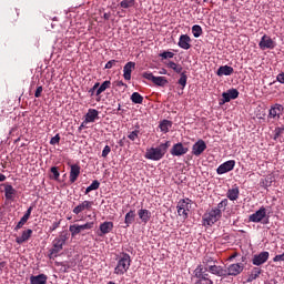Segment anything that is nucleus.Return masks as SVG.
<instances>
[{"label":"nucleus","instance_id":"nucleus-42","mask_svg":"<svg viewBox=\"0 0 284 284\" xmlns=\"http://www.w3.org/2000/svg\"><path fill=\"white\" fill-rule=\"evenodd\" d=\"M179 85H182V90H185V85H187V74L185 72L181 73V77L178 81Z\"/></svg>","mask_w":284,"mask_h":284},{"label":"nucleus","instance_id":"nucleus-41","mask_svg":"<svg viewBox=\"0 0 284 284\" xmlns=\"http://www.w3.org/2000/svg\"><path fill=\"white\" fill-rule=\"evenodd\" d=\"M69 232H70L72 239L78 236V234H81V231H79V224L70 225L69 226Z\"/></svg>","mask_w":284,"mask_h":284},{"label":"nucleus","instance_id":"nucleus-51","mask_svg":"<svg viewBox=\"0 0 284 284\" xmlns=\"http://www.w3.org/2000/svg\"><path fill=\"white\" fill-rule=\"evenodd\" d=\"M110 152H112V149L110 148V145H105L102 151V158L106 159V156H108V154H110Z\"/></svg>","mask_w":284,"mask_h":284},{"label":"nucleus","instance_id":"nucleus-23","mask_svg":"<svg viewBox=\"0 0 284 284\" xmlns=\"http://www.w3.org/2000/svg\"><path fill=\"white\" fill-rule=\"evenodd\" d=\"M140 136H141L140 125H135V129L133 131H129L126 134L128 140L132 141L133 143H135L136 141H141Z\"/></svg>","mask_w":284,"mask_h":284},{"label":"nucleus","instance_id":"nucleus-55","mask_svg":"<svg viewBox=\"0 0 284 284\" xmlns=\"http://www.w3.org/2000/svg\"><path fill=\"white\" fill-rule=\"evenodd\" d=\"M113 85L115 87V88H128V84H125L123 81H115V82H113Z\"/></svg>","mask_w":284,"mask_h":284},{"label":"nucleus","instance_id":"nucleus-56","mask_svg":"<svg viewBox=\"0 0 284 284\" xmlns=\"http://www.w3.org/2000/svg\"><path fill=\"white\" fill-rule=\"evenodd\" d=\"M32 210H34V206H29V209L27 210V212L24 213V217L27 219V220H30V216H31V214H32Z\"/></svg>","mask_w":284,"mask_h":284},{"label":"nucleus","instance_id":"nucleus-12","mask_svg":"<svg viewBox=\"0 0 284 284\" xmlns=\"http://www.w3.org/2000/svg\"><path fill=\"white\" fill-rule=\"evenodd\" d=\"M170 152L172 156H183L184 154H187V152H190V149L187 146H184L183 143L178 142L172 146Z\"/></svg>","mask_w":284,"mask_h":284},{"label":"nucleus","instance_id":"nucleus-18","mask_svg":"<svg viewBox=\"0 0 284 284\" xmlns=\"http://www.w3.org/2000/svg\"><path fill=\"white\" fill-rule=\"evenodd\" d=\"M178 45L182 48V50H190V48H192V38L187 34L180 36Z\"/></svg>","mask_w":284,"mask_h":284},{"label":"nucleus","instance_id":"nucleus-48","mask_svg":"<svg viewBox=\"0 0 284 284\" xmlns=\"http://www.w3.org/2000/svg\"><path fill=\"white\" fill-rule=\"evenodd\" d=\"M60 141H61V135L55 134L53 138H51L50 145H57L60 143Z\"/></svg>","mask_w":284,"mask_h":284},{"label":"nucleus","instance_id":"nucleus-45","mask_svg":"<svg viewBox=\"0 0 284 284\" xmlns=\"http://www.w3.org/2000/svg\"><path fill=\"white\" fill-rule=\"evenodd\" d=\"M227 199L222 200L216 207H213V210H220V212H222V210H225L227 207Z\"/></svg>","mask_w":284,"mask_h":284},{"label":"nucleus","instance_id":"nucleus-32","mask_svg":"<svg viewBox=\"0 0 284 284\" xmlns=\"http://www.w3.org/2000/svg\"><path fill=\"white\" fill-rule=\"evenodd\" d=\"M135 217H136V213L134 210H131L130 212H128L125 214L124 223H125L126 227H130V225H132V223H134Z\"/></svg>","mask_w":284,"mask_h":284},{"label":"nucleus","instance_id":"nucleus-43","mask_svg":"<svg viewBox=\"0 0 284 284\" xmlns=\"http://www.w3.org/2000/svg\"><path fill=\"white\" fill-rule=\"evenodd\" d=\"M50 172H51V179H53V181H59V176H61V173H59V168L57 166H52L50 169Z\"/></svg>","mask_w":284,"mask_h":284},{"label":"nucleus","instance_id":"nucleus-46","mask_svg":"<svg viewBox=\"0 0 284 284\" xmlns=\"http://www.w3.org/2000/svg\"><path fill=\"white\" fill-rule=\"evenodd\" d=\"M203 265H210V263H215L214 257L210 254H206L202 260Z\"/></svg>","mask_w":284,"mask_h":284},{"label":"nucleus","instance_id":"nucleus-35","mask_svg":"<svg viewBox=\"0 0 284 284\" xmlns=\"http://www.w3.org/2000/svg\"><path fill=\"white\" fill-rule=\"evenodd\" d=\"M99 187H101V182H99V180H94L91 185H89L85 189L84 194H90V192L94 191V190H99Z\"/></svg>","mask_w":284,"mask_h":284},{"label":"nucleus","instance_id":"nucleus-1","mask_svg":"<svg viewBox=\"0 0 284 284\" xmlns=\"http://www.w3.org/2000/svg\"><path fill=\"white\" fill-rule=\"evenodd\" d=\"M115 261L114 274H116V276H123L132 265V256L125 252H121L115 255Z\"/></svg>","mask_w":284,"mask_h":284},{"label":"nucleus","instance_id":"nucleus-34","mask_svg":"<svg viewBox=\"0 0 284 284\" xmlns=\"http://www.w3.org/2000/svg\"><path fill=\"white\" fill-rule=\"evenodd\" d=\"M159 128L161 132H163L164 134H168V132H170V128H172V121L163 120L160 122Z\"/></svg>","mask_w":284,"mask_h":284},{"label":"nucleus","instance_id":"nucleus-16","mask_svg":"<svg viewBox=\"0 0 284 284\" xmlns=\"http://www.w3.org/2000/svg\"><path fill=\"white\" fill-rule=\"evenodd\" d=\"M70 168L71 169H70L69 181H70V183H77V181L81 174V165L71 164Z\"/></svg>","mask_w":284,"mask_h":284},{"label":"nucleus","instance_id":"nucleus-47","mask_svg":"<svg viewBox=\"0 0 284 284\" xmlns=\"http://www.w3.org/2000/svg\"><path fill=\"white\" fill-rule=\"evenodd\" d=\"M160 57L162 59H174V52H172V51H164V52L160 53Z\"/></svg>","mask_w":284,"mask_h":284},{"label":"nucleus","instance_id":"nucleus-6","mask_svg":"<svg viewBox=\"0 0 284 284\" xmlns=\"http://www.w3.org/2000/svg\"><path fill=\"white\" fill-rule=\"evenodd\" d=\"M142 77L148 81H152V83L159 88H165V85H168V78L165 77H156L152 72H144Z\"/></svg>","mask_w":284,"mask_h":284},{"label":"nucleus","instance_id":"nucleus-2","mask_svg":"<svg viewBox=\"0 0 284 284\" xmlns=\"http://www.w3.org/2000/svg\"><path fill=\"white\" fill-rule=\"evenodd\" d=\"M170 145H172V142L166 141L164 143H160L156 148L146 149L144 158L149 161H161V159H163L168 153Z\"/></svg>","mask_w":284,"mask_h":284},{"label":"nucleus","instance_id":"nucleus-60","mask_svg":"<svg viewBox=\"0 0 284 284\" xmlns=\"http://www.w3.org/2000/svg\"><path fill=\"white\" fill-rule=\"evenodd\" d=\"M6 181V175L0 173V183H3Z\"/></svg>","mask_w":284,"mask_h":284},{"label":"nucleus","instance_id":"nucleus-26","mask_svg":"<svg viewBox=\"0 0 284 284\" xmlns=\"http://www.w3.org/2000/svg\"><path fill=\"white\" fill-rule=\"evenodd\" d=\"M209 272H211V274H214L215 276H227V270L219 265H210Z\"/></svg>","mask_w":284,"mask_h":284},{"label":"nucleus","instance_id":"nucleus-38","mask_svg":"<svg viewBox=\"0 0 284 284\" xmlns=\"http://www.w3.org/2000/svg\"><path fill=\"white\" fill-rule=\"evenodd\" d=\"M131 101L132 103L141 105V103H143V95H141L139 92H133L131 95Z\"/></svg>","mask_w":284,"mask_h":284},{"label":"nucleus","instance_id":"nucleus-49","mask_svg":"<svg viewBox=\"0 0 284 284\" xmlns=\"http://www.w3.org/2000/svg\"><path fill=\"white\" fill-rule=\"evenodd\" d=\"M284 133V126L283 128H276L275 129V135L274 140L276 141L277 139H281V135Z\"/></svg>","mask_w":284,"mask_h":284},{"label":"nucleus","instance_id":"nucleus-20","mask_svg":"<svg viewBox=\"0 0 284 284\" xmlns=\"http://www.w3.org/2000/svg\"><path fill=\"white\" fill-rule=\"evenodd\" d=\"M4 186V196L7 201H14V197L17 196V189H14L11 184H3Z\"/></svg>","mask_w":284,"mask_h":284},{"label":"nucleus","instance_id":"nucleus-7","mask_svg":"<svg viewBox=\"0 0 284 284\" xmlns=\"http://www.w3.org/2000/svg\"><path fill=\"white\" fill-rule=\"evenodd\" d=\"M234 99H239V90L237 89H229L226 92L222 93V99L220 100V105H225V103H230Z\"/></svg>","mask_w":284,"mask_h":284},{"label":"nucleus","instance_id":"nucleus-44","mask_svg":"<svg viewBox=\"0 0 284 284\" xmlns=\"http://www.w3.org/2000/svg\"><path fill=\"white\" fill-rule=\"evenodd\" d=\"M28 221H29L28 217L22 216L21 220L16 225L14 231L19 232V230H21V227H23V225H26Z\"/></svg>","mask_w":284,"mask_h":284},{"label":"nucleus","instance_id":"nucleus-13","mask_svg":"<svg viewBox=\"0 0 284 284\" xmlns=\"http://www.w3.org/2000/svg\"><path fill=\"white\" fill-rule=\"evenodd\" d=\"M207 150V144L203 140H199L192 146L193 156H201Z\"/></svg>","mask_w":284,"mask_h":284},{"label":"nucleus","instance_id":"nucleus-53","mask_svg":"<svg viewBox=\"0 0 284 284\" xmlns=\"http://www.w3.org/2000/svg\"><path fill=\"white\" fill-rule=\"evenodd\" d=\"M99 85H101L99 82H97L93 88H91L89 90V94H91V97H94V93L97 92V90H99Z\"/></svg>","mask_w":284,"mask_h":284},{"label":"nucleus","instance_id":"nucleus-19","mask_svg":"<svg viewBox=\"0 0 284 284\" xmlns=\"http://www.w3.org/2000/svg\"><path fill=\"white\" fill-rule=\"evenodd\" d=\"M241 195V190L239 189V185H233L231 189L226 192V197L229 201H239V196Z\"/></svg>","mask_w":284,"mask_h":284},{"label":"nucleus","instance_id":"nucleus-62","mask_svg":"<svg viewBox=\"0 0 284 284\" xmlns=\"http://www.w3.org/2000/svg\"><path fill=\"white\" fill-rule=\"evenodd\" d=\"M214 0H203L204 3H213Z\"/></svg>","mask_w":284,"mask_h":284},{"label":"nucleus","instance_id":"nucleus-33","mask_svg":"<svg viewBox=\"0 0 284 284\" xmlns=\"http://www.w3.org/2000/svg\"><path fill=\"white\" fill-rule=\"evenodd\" d=\"M110 85H112V82L110 80L104 81L100 87H98L95 97H100L101 94H103V92L110 89Z\"/></svg>","mask_w":284,"mask_h":284},{"label":"nucleus","instance_id":"nucleus-10","mask_svg":"<svg viewBox=\"0 0 284 284\" xmlns=\"http://www.w3.org/2000/svg\"><path fill=\"white\" fill-rule=\"evenodd\" d=\"M260 50H274L276 48V42L270 38V36L264 34L258 43Z\"/></svg>","mask_w":284,"mask_h":284},{"label":"nucleus","instance_id":"nucleus-4","mask_svg":"<svg viewBox=\"0 0 284 284\" xmlns=\"http://www.w3.org/2000/svg\"><path fill=\"white\" fill-rule=\"evenodd\" d=\"M223 211L219 209H211V211L206 212L202 217L204 227H212L214 223L221 221Z\"/></svg>","mask_w":284,"mask_h":284},{"label":"nucleus","instance_id":"nucleus-31","mask_svg":"<svg viewBox=\"0 0 284 284\" xmlns=\"http://www.w3.org/2000/svg\"><path fill=\"white\" fill-rule=\"evenodd\" d=\"M191 203H192V200H190V199L180 200L178 203V206H176L178 212H181V210H185V211L190 212V207H192Z\"/></svg>","mask_w":284,"mask_h":284},{"label":"nucleus","instance_id":"nucleus-17","mask_svg":"<svg viewBox=\"0 0 284 284\" xmlns=\"http://www.w3.org/2000/svg\"><path fill=\"white\" fill-rule=\"evenodd\" d=\"M283 106L278 103L274 104L273 106H271L270 111H268V119H281V114H283Z\"/></svg>","mask_w":284,"mask_h":284},{"label":"nucleus","instance_id":"nucleus-5","mask_svg":"<svg viewBox=\"0 0 284 284\" xmlns=\"http://www.w3.org/2000/svg\"><path fill=\"white\" fill-rule=\"evenodd\" d=\"M193 274L195 278H197L195 284H214V281H212L210 274H207V268L203 267V265H197Z\"/></svg>","mask_w":284,"mask_h":284},{"label":"nucleus","instance_id":"nucleus-30","mask_svg":"<svg viewBox=\"0 0 284 284\" xmlns=\"http://www.w3.org/2000/svg\"><path fill=\"white\" fill-rule=\"evenodd\" d=\"M30 283L31 284H48V275H45V274L31 275Z\"/></svg>","mask_w":284,"mask_h":284},{"label":"nucleus","instance_id":"nucleus-50","mask_svg":"<svg viewBox=\"0 0 284 284\" xmlns=\"http://www.w3.org/2000/svg\"><path fill=\"white\" fill-rule=\"evenodd\" d=\"M118 61L116 60H110L109 62H106L105 64V70H112V68H114V65H116Z\"/></svg>","mask_w":284,"mask_h":284},{"label":"nucleus","instance_id":"nucleus-58","mask_svg":"<svg viewBox=\"0 0 284 284\" xmlns=\"http://www.w3.org/2000/svg\"><path fill=\"white\" fill-rule=\"evenodd\" d=\"M189 211L185 210H181L180 212H178L179 216H183V219H187L189 216Z\"/></svg>","mask_w":284,"mask_h":284},{"label":"nucleus","instance_id":"nucleus-37","mask_svg":"<svg viewBox=\"0 0 284 284\" xmlns=\"http://www.w3.org/2000/svg\"><path fill=\"white\" fill-rule=\"evenodd\" d=\"M78 230L81 232H85V230H94V222H87L84 224H78Z\"/></svg>","mask_w":284,"mask_h":284},{"label":"nucleus","instance_id":"nucleus-57","mask_svg":"<svg viewBox=\"0 0 284 284\" xmlns=\"http://www.w3.org/2000/svg\"><path fill=\"white\" fill-rule=\"evenodd\" d=\"M276 81H278V83L284 84V72H281L276 75Z\"/></svg>","mask_w":284,"mask_h":284},{"label":"nucleus","instance_id":"nucleus-64","mask_svg":"<svg viewBox=\"0 0 284 284\" xmlns=\"http://www.w3.org/2000/svg\"><path fill=\"white\" fill-rule=\"evenodd\" d=\"M160 74H166L165 69H163V70L160 72Z\"/></svg>","mask_w":284,"mask_h":284},{"label":"nucleus","instance_id":"nucleus-3","mask_svg":"<svg viewBox=\"0 0 284 284\" xmlns=\"http://www.w3.org/2000/svg\"><path fill=\"white\" fill-rule=\"evenodd\" d=\"M68 239H70V234L65 232V233H61L58 237L53 240L49 258H57L59 252L63 250V245H65V243L68 242Z\"/></svg>","mask_w":284,"mask_h":284},{"label":"nucleus","instance_id":"nucleus-59","mask_svg":"<svg viewBox=\"0 0 284 284\" xmlns=\"http://www.w3.org/2000/svg\"><path fill=\"white\" fill-rule=\"evenodd\" d=\"M103 19H105V21H110V13H104Z\"/></svg>","mask_w":284,"mask_h":284},{"label":"nucleus","instance_id":"nucleus-24","mask_svg":"<svg viewBox=\"0 0 284 284\" xmlns=\"http://www.w3.org/2000/svg\"><path fill=\"white\" fill-rule=\"evenodd\" d=\"M31 236H32V229L24 230L21 236L16 237V243H18V245H23V243L30 241Z\"/></svg>","mask_w":284,"mask_h":284},{"label":"nucleus","instance_id":"nucleus-28","mask_svg":"<svg viewBox=\"0 0 284 284\" xmlns=\"http://www.w3.org/2000/svg\"><path fill=\"white\" fill-rule=\"evenodd\" d=\"M139 219L142 223L146 224L150 223V219H152V212L148 209H141L138 211Z\"/></svg>","mask_w":284,"mask_h":284},{"label":"nucleus","instance_id":"nucleus-14","mask_svg":"<svg viewBox=\"0 0 284 284\" xmlns=\"http://www.w3.org/2000/svg\"><path fill=\"white\" fill-rule=\"evenodd\" d=\"M236 165V161L234 160H229L224 163H222L217 169L216 172L217 174H227V172H232Z\"/></svg>","mask_w":284,"mask_h":284},{"label":"nucleus","instance_id":"nucleus-21","mask_svg":"<svg viewBox=\"0 0 284 284\" xmlns=\"http://www.w3.org/2000/svg\"><path fill=\"white\" fill-rule=\"evenodd\" d=\"M114 230V222H103L100 224V233L99 236H105V234H110Z\"/></svg>","mask_w":284,"mask_h":284},{"label":"nucleus","instance_id":"nucleus-11","mask_svg":"<svg viewBox=\"0 0 284 284\" xmlns=\"http://www.w3.org/2000/svg\"><path fill=\"white\" fill-rule=\"evenodd\" d=\"M265 216H267V210L264 206H262L260 207L258 211L248 216V221L251 223H261V221H263Z\"/></svg>","mask_w":284,"mask_h":284},{"label":"nucleus","instance_id":"nucleus-27","mask_svg":"<svg viewBox=\"0 0 284 284\" xmlns=\"http://www.w3.org/2000/svg\"><path fill=\"white\" fill-rule=\"evenodd\" d=\"M97 119H99V112L97 109H89L83 123H94Z\"/></svg>","mask_w":284,"mask_h":284},{"label":"nucleus","instance_id":"nucleus-8","mask_svg":"<svg viewBox=\"0 0 284 284\" xmlns=\"http://www.w3.org/2000/svg\"><path fill=\"white\" fill-rule=\"evenodd\" d=\"M92 205H94L93 201L84 200L80 204H78L73 210V214H81L82 212H91L92 211Z\"/></svg>","mask_w":284,"mask_h":284},{"label":"nucleus","instance_id":"nucleus-54","mask_svg":"<svg viewBox=\"0 0 284 284\" xmlns=\"http://www.w3.org/2000/svg\"><path fill=\"white\" fill-rule=\"evenodd\" d=\"M42 92H43V87L42 85L38 87L36 92H34L36 99L41 98Z\"/></svg>","mask_w":284,"mask_h":284},{"label":"nucleus","instance_id":"nucleus-61","mask_svg":"<svg viewBox=\"0 0 284 284\" xmlns=\"http://www.w3.org/2000/svg\"><path fill=\"white\" fill-rule=\"evenodd\" d=\"M7 263L6 262H0V270H3L6 267Z\"/></svg>","mask_w":284,"mask_h":284},{"label":"nucleus","instance_id":"nucleus-25","mask_svg":"<svg viewBox=\"0 0 284 284\" xmlns=\"http://www.w3.org/2000/svg\"><path fill=\"white\" fill-rule=\"evenodd\" d=\"M217 77H232L234 74V68L230 65H222L216 71Z\"/></svg>","mask_w":284,"mask_h":284},{"label":"nucleus","instance_id":"nucleus-15","mask_svg":"<svg viewBox=\"0 0 284 284\" xmlns=\"http://www.w3.org/2000/svg\"><path fill=\"white\" fill-rule=\"evenodd\" d=\"M245 270V265L241 263L231 264L226 270V276H239Z\"/></svg>","mask_w":284,"mask_h":284},{"label":"nucleus","instance_id":"nucleus-52","mask_svg":"<svg viewBox=\"0 0 284 284\" xmlns=\"http://www.w3.org/2000/svg\"><path fill=\"white\" fill-rule=\"evenodd\" d=\"M60 225H61V221L53 222L52 225L49 227V232H54L55 230H59Z\"/></svg>","mask_w":284,"mask_h":284},{"label":"nucleus","instance_id":"nucleus-40","mask_svg":"<svg viewBox=\"0 0 284 284\" xmlns=\"http://www.w3.org/2000/svg\"><path fill=\"white\" fill-rule=\"evenodd\" d=\"M134 3H136V0H122L120 2V8L128 10V8H134Z\"/></svg>","mask_w":284,"mask_h":284},{"label":"nucleus","instance_id":"nucleus-36","mask_svg":"<svg viewBox=\"0 0 284 284\" xmlns=\"http://www.w3.org/2000/svg\"><path fill=\"white\" fill-rule=\"evenodd\" d=\"M168 68H170L171 70H174L176 74L183 73V67L181 64H176L175 62L170 61L168 63Z\"/></svg>","mask_w":284,"mask_h":284},{"label":"nucleus","instance_id":"nucleus-22","mask_svg":"<svg viewBox=\"0 0 284 284\" xmlns=\"http://www.w3.org/2000/svg\"><path fill=\"white\" fill-rule=\"evenodd\" d=\"M136 68V63L128 62L123 68V78L125 81H130L132 79V71Z\"/></svg>","mask_w":284,"mask_h":284},{"label":"nucleus","instance_id":"nucleus-39","mask_svg":"<svg viewBox=\"0 0 284 284\" xmlns=\"http://www.w3.org/2000/svg\"><path fill=\"white\" fill-rule=\"evenodd\" d=\"M192 34H193V37H195V39H199V37H201V34H203V28H201V26H199V24H194L192 27Z\"/></svg>","mask_w":284,"mask_h":284},{"label":"nucleus","instance_id":"nucleus-9","mask_svg":"<svg viewBox=\"0 0 284 284\" xmlns=\"http://www.w3.org/2000/svg\"><path fill=\"white\" fill-rule=\"evenodd\" d=\"M268 260H270V252L263 251L253 256L252 263L253 265H256V267H260V265H264V263H267Z\"/></svg>","mask_w":284,"mask_h":284},{"label":"nucleus","instance_id":"nucleus-29","mask_svg":"<svg viewBox=\"0 0 284 284\" xmlns=\"http://www.w3.org/2000/svg\"><path fill=\"white\" fill-rule=\"evenodd\" d=\"M263 274V270L261 267H253L248 273V277L246 278V283H252L258 278Z\"/></svg>","mask_w":284,"mask_h":284},{"label":"nucleus","instance_id":"nucleus-63","mask_svg":"<svg viewBox=\"0 0 284 284\" xmlns=\"http://www.w3.org/2000/svg\"><path fill=\"white\" fill-rule=\"evenodd\" d=\"M119 145H120V148H123V140L119 141Z\"/></svg>","mask_w":284,"mask_h":284}]
</instances>
